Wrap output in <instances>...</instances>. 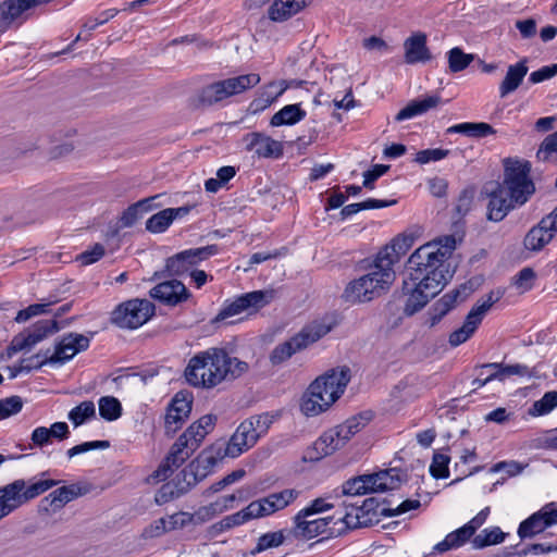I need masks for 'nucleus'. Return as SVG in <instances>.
Segmentation results:
<instances>
[{
  "label": "nucleus",
  "mask_w": 557,
  "mask_h": 557,
  "mask_svg": "<svg viewBox=\"0 0 557 557\" xmlns=\"http://www.w3.org/2000/svg\"><path fill=\"white\" fill-rule=\"evenodd\" d=\"M301 349H305L302 338L296 334L288 341L276 345L269 358L273 366H278Z\"/></svg>",
  "instance_id": "obj_33"
},
{
  "label": "nucleus",
  "mask_w": 557,
  "mask_h": 557,
  "mask_svg": "<svg viewBox=\"0 0 557 557\" xmlns=\"http://www.w3.org/2000/svg\"><path fill=\"white\" fill-rule=\"evenodd\" d=\"M156 197H149L131 205L120 216V225L122 227L133 226L145 213L151 210V202Z\"/></svg>",
  "instance_id": "obj_34"
},
{
  "label": "nucleus",
  "mask_w": 557,
  "mask_h": 557,
  "mask_svg": "<svg viewBox=\"0 0 557 557\" xmlns=\"http://www.w3.org/2000/svg\"><path fill=\"white\" fill-rule=\"evenodd\" d=\"M350 377V369L343 366L315 379L302 395L301 412L307 417H315L327 410L343 395Z\"/></svg>",
  "instance_id": "obj_4"
},
{
  "label": "nucleus",
  "mask_w": 557,
  "mask_h": 557,
  "mask_svg": "<svg viewBox=\"0 0 557 557\" xmlns=\"http://www.w3.org/2000/svg\"><path fill=\"white\" fill-rule=\"evenodd\" d=\"M245 149L258 158L277 159L283 154V145L270 136L253 132L244 136Z\"/></svg>",
  "instance_id": "obj_20"
},
{
  "label": "nucleus",
  "mask_w": 557,
  "mask_h": 557,
  "mask_svg": "<svg viewBox=\"0 0 557 557\" xmlns=\"http://www.w3.org/2000/svg\"><path fill=\"white\" fill-rule=\"evenodd\" d=\"M395 280L393 269L383 267L375 258L370 272L351 282L345 289V297L351 302H364L371 300L381 290L387 288Z\"/></svg>",
  "instance_id": "obj_8"
},
{
  "label": "nucleus",
  "mask_w": 557,
  "mask_h": 557,
  "mask_svg": "<svg viewBox=\"0 0 557 557\" xmlns=\"http://www.w3.org/2000/svg\"><path fill=\"white\" fill-rule=\"evenodd\" d=\"M96 416V407L91 400H85L74 407L67 414L74 426H79Z\"/></svg>",
  "instance_id": "obj_42"
},
{
  "label": "nucleus",
  "mask_w": 557,
  "mask_h": 557,
  "mask_svg": "<svg viewBox=\"0 0 557 557\" xmlns=\"http://www.w3.org/2000/svg\"><path fill=\"white\" fill-rule=\"evenodd\" d=\"M405 62L414 64L419 62H428L432 59V54L426 46V35L416 33L408 37L404 42Z\"/></svg>",
  "instance_id": "obj_26"
},
{
  "label": "nucleus",
  "mask_w": 557,
  "mask_h": 557,
  "mask_svg": "<svg viewBox=\"0 0 557 557\" xmlns=\"http://www.w3.org/2000/svg\"><path fill=\"white\" fill-rule=\"evenodd\" d=\"M164 521L166 524L168 531H173L177 529H182L188 524H190L189 512H175L171 516L164 517Z\"/></svg>",
  "instance_id": "obj_59"
},
{
  "label": "nucleus",
  "mask_w": 557,
  "mask_h": 557,
  "mask_svg": "<svg viewBox=\"0 0 557 557\" xmlns=\"http://www.w3.org/2000/svg\"><path fill=\"white\" fill-rule=\"evenodd\" d=\"M58 484L59 481L55 480L27 483L18 479L0 487V520Z\"/></svg>",
  "instance_id": "obj_9"
},
{
  "label": "nucleus",
  "mask_w": 557,
  "mask_h": 557,
  "mask_svg": "<svg viewBox=\"0 0 557 557\" xmlns=\"http://www.w3.org/2000/svg\"><path fill=\"white\" fill-rule=\"evenodd\" d=\"M104 255V247L101 244H96L90 250H86L82 252L77 260L81 261L83 265L91 264L102 258Z\"/></svg>",
  "instance_id": "obj_62"
},
{
  "label": "nucleus",
  "mask_w": 557,
  "mask_h": 557,
  "mask_svg": "<svg viewBox=\"0 0 557 557\" xmlns=\"http://www.w3.org/2000/svg\"><path fill=\"white\" fill-rule=\"evenodd\" d=\"M258 2H270L268 14L275 22L288 20L307 5L306 0H258Z\"/></svg>",
  "instance_id": "obj_28"
},
{
  "label": "nucleus",
  "mask_w": 557,
  "mask_h": 557,
  "mask_svg": "<svg viewBox=\"0 0 557 557\" xmlns=\"http://www.w3.org/2000/svg\"><path fill=\"white\" fill-rule=\"evenodd\" d=\"M55 301L50 300L44 304H34L28 306L27 308L20 310L15 317V321L17 323H23L28 321L29 319L48 312V308L53 305Z\"/></svg>",
  "instance_id": "obj_52"
},
{
  "label": "nucleus",
  "mask_w": 557,
  "mask_h": 557,
  "mask_svg": "<svg viewBox=\"0 0 557 557\" xmlns=\"http://www.w3.org/2000/svg\"><path fill=\"white\" fill-rule=\"evenodd\" d=\"M557 231V226H554V222L542 220L541 223L530 230L524 237V246L529 250L537 251L548 244L554 232Z\"/></svg>",
  "instance_id": "obj_30"
},
{
  "label": "nucleus",
  "mask_w": 557,
  "mask_h": 557,
  "mask_svg": "<svg viewBox=\"0 0 557 557\" xmlns=\"http://www.w3.org/2000/svg\"><path fill=\"white\" fill-rule=\"evenodd\" d=\"M287 88V85L284 81L280 82H271L265 85L259 97L255 100L256 107L259 109H264L272 104Z\"/></svg>",
  "instance_id": "obj_37"
},
{
  "label": "nucleus",
  "mask_w": 557,
  "mask_h": 557,
  "mask_svg": "<svg viewBox=\"0 0 557 557\" xmlns=\"http://www.w3.org/2000/svg\"><path fill=\"white\" fill-rule=\"evenodd\" d=\"M149 294L152 298L172 306L187 300L190 296L186 286L177 280L160 283Z\"/></svg>",
  "instance_id": "obj_25"
},
{
  "label": "nucleus",
  "mask_w": 557,
  "mask_h": 557,
  "mask_svg": "<svg viewBox=\"0 0 557 557\" xmlns=\"http://www.w3.org/2000/svg\"><path fill=\"white\" fill-rule=\"evenodd\" d=\"M346 445L344 438H342L341 432L337 428L325 431L307 450L306 458L311 461L320 460L326 456L334 454Z\"/></svg>",
  "instance_id": "obj_21"
},
{
  "label": "nucleus",
  "mask_w": 557,
  "mask_h": 557,
  "mask_svg": "<svg viewBox=\"0 0 557 557\" xmlns=\"http://www.w3.org/2000/svg\"><path fill=\"white\" fill-rule=\"evenodd\" d=\"M456 248L454 236L419 247L408 259V278L403 290L408 295L404 311L412 315L434 297L450 277L446 260Z\"/></svg>",
  "instance_id": "obj_1"
},
{
  "label": "nucleus",
  "mask_w": 557,
  "mask_h": 557,
  "mask_svg": "<svg viewBox=\"0 0 557 557\" xmlns=\"http://www.w3.org/2000/svg\"><path fill=\"white\" fill-rule=\"evenodd\" d=\"M272 299L271 292L255 290L242 295L231 304L224 306L222 310L214 318V322L224 321L235 315L243 313L244 311H257L264 307Z\"/></svg>",
  "instance_id": "obj_15"
},
{
  "label": "nucleus",
  "mask_w": 557,
  "mask_h": 557,
  "mask_svg": "<svg viewBox=\"0 0 557 557\" xmlns=\"http://www.w3.org/2000/svg\"><path fill=\"white\" fill-rule=\"evenodd\" d=\"M272 423L273 416L269 413L252 416L244 420L227 443H220L212 447L215 455L207 457L208 463L214 465L216 460L225 457H238L255 446L258 440L267 434Z\"/></svg>",
  "instance_id": "obj_6"
},
{
  "label": "nucleus",
  "mask_w": 557,
  "mask_h": 557,
  "mask_svg": "<svg viewBox=\"0 0 557 557\" xmlns=\"http://www.w3.org/2000/svg\"><path fill=\"white\" fill-rule=\"evenodd\" d=\"M191 410V403L184 396L176 394L165 416V428L168 432L174 433L188 418Z\"/></svg>",
  "instance_id": "obj_29"
},
{
  "label": "nucleus",
  "mask_w": 557,
  "mask_h": 557,
  "mask_svg": "<svg viewBox=\"0 0 557 557\" xmlns=\"http://www.w3.org/2000/svg\"><path fill=\"white\" fill-rule=\"evenodd\" d=\"M251 519H258L252 503H250L247 507L239 510L238 512L223 518L221 521V527L224 529H231L233 527L240 525Z\"/></svg>",
  "instance_id": "obj_49"
},
{
  "label": "nucleus",
  "mask_w": 557,
  "mask_h": 557,
  "mask_svg": "<svg viewBox=\"0 0 557 557\" xmlns=\"http://www.w3.org/2000/svg\"><path fill=\"white\" fill-rule=\"evenodd\" d=\"M235 500V495H227L221 497L220 499L203 506L206 510L210 513L211 518H214L216 515L222 513L231 507V504Z\"/></svg>",
  "instance_id": "obj_61"
},
{
  "label": "nucleus",
  "mask_w": 557,
  "mask_h": 557,
  "mask_svg": "<svg viewBox=\"0 0 557 557\" xmlns=\"http://www.w3.org/2000/svg\"><path fill=\"white\" fill-rule=\"evenodd\" d=\"M331 331V326L322 322H313L304 327L297 335L302 338L304 347L315 343Z\"/></svg>",
  "instance_id": "obj_41"
},
{
  "label": "nucleus",
  "mask_w": 557,
  "mask_h": 557,
  "mask_svg": "<svg viewBox=\"0 0 557 557\" xmlns=\"http://www.w3.org/2000/svg\"><path fill=\"white\" fill-rule=\"evenodd\" d=\"M24 401L20 396H11L0 400V419H7L18 413Z\"/></svg>",
  "instance_id": "obj_51"
},
{
  "label": "nucleus",
  "mask_w": 557,
  "mask_h": 557,
  "mask_svg": "<svg viewBox=\"0 0 557 557\" xmlns=\"http://www.w3.org/2000/svg\"><path fill=\"white\" fill-rule=\"evenodd\" d=\"M283 542L284 534L282 531L265 533L259 537L256 552L260 553L269 548L277 547Z\"/></svg>",
  "instance_id": "obj_54"
},
{
  "label": "nucleus",
  "mask_w": 557,
  "mask_h": 557,
  "mask_svg": "<svg viewBox=\"0 0 557 557\" xmlns=\"http://www.w3.org/2000/svg\"><path fill=\"white\" fill-rule=\"evenodd\" d=\"M90 344L89 337L78 334L69 333L63 335L60 342L55 345L54 352L48 356L45 355L44 359L38 361L36 367H42L45 364H63L71 360L81 351H85Z\"/></svg>",
  "instance_id": "obj_14"
},
{
  "label": "nucleus",
  "mask_w": 557,
  "mask_h": 557,
  "mask_svg": "<svg viewBox=\"0 0 557 557\" xmlns=\"http://www.w3.org/2000/svg\"><path fill=\"white\" fill-rule=\"evenodd\" d=\"M154 314V305L147 299H131L117 306L111 315L121 329H137Z\"/></svg>",
  "instance_id": "obj_12"
},
{
  "label": "nucleus",
  "mask_w": 557,
  "mask_h": 557,
  "mask_svg": "<svg viewBox=\"0 0 557 557\" xmlns=\"http://www.w3.org/2000/svg\"><path fill=\"white\" fill-rule=\"evenodd\" d=\"M468 540L467 532L459 528L447 534L442 542L437 543L434 546V550L442 554L462 546Z\"/></svg>",
  "instance_id": "obj_47"
},
{
  "label": "nucleus",
  "mask_w": 557,
  "mask_h": 557,
  "mask_svg": "<svg viewBox=\"0 0 557 557\" xmlns=\"http://www.w3.org/2000/svg\"><path fill=\"white\" fill-rule=\"evenodd\" d=\"M441 102V98L436 95L429 96L424 99H417L410 101L404 109H401L395 116L397 122L412 119L417 115H421L429 110L437 107Z\"/></svg>",
  "instance_id": "obj_32"
},
{
  "label": "nucleus",
  "mask_w": 557,
  "mask_h": 557,
  "mask_svg": "<svg viewBox=\"0 0 557 557\" xmlns=\"http://www.w3.org/2000/svg\"><path fill=\"white\" fill-rule=\"evenodd\" d=\"M373 499L368 498L362 502L361 505L358 503H343L344 512L334 516V525H332L331 535L342 534L344 531L349 529H356L366 524L364 518L366 512L372 508Z\"/></svg>",
  "instance_id": "obj_16"
},
{
  "label": "nucleus",
  "mask_w": 557,
  "mask_h": 557,
  "mask_svg": "<svg viewBox=\"0 0 557 557\" xmlns=\"http://www.w3.org/2000/svg\"><path fill=\"white\" fill-rule=\"evenodd\" d=\"M260 83V75L256 73L230 77L203 86L191 98L194 108L211 107L230 97L239 95Z\"/></svg>",
  "instance_id": "obj_7"
},
{
  "label": "nucleus",
  "mask_w": 557,
  "mask_h": 557,
  "mask_svg": "<svg viewBox=\"0 0 557 557\" xmlns=\"http://www.w3.org/2000/svg\"><path fill=\"white\" fill-rule=\"evenodd\" d=\"M528 71L529 67L525 59L516 64L509 65L504 79L499 84L500 98H505L509 94L516 91L523 82Z\"/></svg>",
  "instance_id": "obj_31"
},
{
  "label": "nucleus",
  "mask_w": 557,
  "mask_h": 557,
  "mask_svg": "<svg viewBox=\"0 0 557 557\" xmlns=\"http://www.w3.org/2000/svg\"><path fill=\"white\" fill-rule=\"evenodd\" d=\"M482 370L493 369L494 372L490 373V379H497L503 381L510 375H523L527 372V367L521 364L502 366L500 363H487L481 367Z\"/></svg>",
  "instance_id": "obj_45"
},
{
  "label": "nucleus",
  "mask_w": 557,
  "mask_h": 557,
  "mask_svg": "<svg viewBox=\"0 0 557 557\" xmlns=\"http://www.w3.org/2000/svg\"><path fill=\"white\" fill-rule=\"evenodd\" d=\"M557 407V392L552 391L543 395V397L533 403L529 409V414L533 417L544 416L549 413Z\"/></svg>",
  "instance_id": "obj_46"
},
{
  "label": "nucleus",
  "mask_w": 557,
  "mask_h": 557,
  "mask_svg": "<svg viewBox=\"0 0 557 557\" xmlns=\"http://www.w3.org/2000/svg\"><path fill=\"white\" fill-rule=\"evenodd\" d=\"M450 72L457 73L467 69L473 61V54L465 53L460 48L455 47L447 53Z\"/></svg>",
  "instance_id": "obj_48"
},
{
  "label": "nucleus",
  "mask_w": 557,
  "mask_h": 557,
  "mask_svg": "<svg viewBox=\"0 0 557 557\" xmlns=\"http://www.w3.org/2000/svg\"><path fill=\"white\" fill-rule=\"evenodd\" d=\"M506 533H504L498 527L492 529H484L480 534L475 535L472 540L474 548L480 549L486 546L496 545L504 542Z\"/></svg>",
  "instance_id": "obj_39"
},
{
  "label": "nucleus",
  "mask_w": 557,
  "mask_h": 557,
  "mask_svg": "<svg viewBox=\"0 0 557 557\" xmlns=\"http://www.w3.org/2000/svg\"><path fill=\"white\" fill-rule=\"evenodd\" d=\"M299 495L300 491L298 490L285 488L280 492L271 493L251 503L259 519L285 509L293 504Z\"/></svg>",
  "instance_id": "obj_18"
},
{
  "label": "nucleus",
  "mask_w": 557,
  "mask_h": 557,
  "mask_svg": "<svg viewBox=\"0 0 557 557\" xmlns=\"http://www.w3.org/2000/svg\"><path fill=\"white\" fill-rule=\"evenodd\" d=\"M503 296L504 292L496 289L491 290L488 294L480 298L467 314L463 324L450 333L448 339L450 346L457 347L466 343L474 334L493 305L496 304Z\"/></svg>",
  "instance_id": "obj_11"
},
{
  "label": "nucleus",
  "mask_w": 557,
  "mask_h": 557,
  "mask_svg": "<svg viewBox=\"0 0 557 557\" xmlns=\"http://www.w3.org/2000/svg\"><path fill=\"white\" fill-rule=\"evenodd\" d=\"M449 153L448 150L445 149H425L419 151L416 156V161L420 164H425L430 161H438L447 157Z\"/></svg>",
  "instance_id": "obj_60"
},
{
  "label": "nucleus",
  "mask_w": 557,
  "mask_h": 557,
  "mask_svg": "<svg viewBox=\"0 0 557 557\" xmlns=\"http://www.w3.org/2000/svg\"><path fill=\"white\" fill-rule=\"evenodd\" d=\"M555 524H557V509L547 505L520 523L518 535L520 539L533 537Z\"/></svg>",
  "instance_id": "obj_19"
},
{
  "label": "nucleus",
  "mask_w": 557,
  "mask_h": 557,
  "mask_svg": "<svg viewBox=\"0 0 557 557\" xmlns=\"http://www.w3.org/2000/svg\"><path fill=\"white\" fill-rule=\"evenodd\" d=\"M311 515L298 512L294 517V534L304 539H313L320 534L329 533L331 535L332 525H334V516L319 519V521H306Z\"/></svg>",
  "instance_id": "obj_24"
},
{
  "label": "nucleus",
  "mask_w": 557,
  "mask_h": 557,
  "mask_svg": "<svg viewBox=\"0 0 557 557\" xmlns=\"http://www.w3.org/2000/svg\"><path fill=\"white\" fill-rule=\"evenodd\" d=\"M60 330L58 322L55 320H41L36 322L30 327L24 330L23 332L16 334L10 345L8 346L5 352L1 355V358L10 359L15 354L29 350L38 343L42 342L49 335L57 333Z\"/></svg>",
  "instance_id": "obj_13"
},
{
  "label": "nucleus",
  "mask_w": 557,
  "mask_h": 557,
  "mask_svg": "<svg viewBox=\"0 0 557 557\" xmlns=\"http://www.w3.org/2000/svg\"><path fill=\"white\" fill-rule=\"evenodd\" d=\"M215 421V416L205 414L193 423L172 445L165 460L153 472V478L158 481L166 480L200 446L203 438L213 430Z\"/></svg>",
  "instance_id": "obj_5"
},
{
  "label": "nucleus",
  "mask_w": 557,
  "mask_h": 557,
  "mask_svg": "<svg viewBox=\"0 0 557 557\" xmlns=\"http://www.w3.org/2000/svg\"><path fill=\"white\" fill-rule=\"evenodd\" d=\"M249 371V364L231 356L224 348L210 347L195 354L184 375L189 385L212 389L226 381L236 380Z\"/></svg>",
  "instance_id": "obj_2"
},
{
  "label": "nucleus",
  "mask_w": 557,
  "mask_h": 557,
  "mask_svg": "<svg viewBox=\"0 0 557 557\" xmlns=\"http://www.w3.org/2000/svg\"><path fill=\"white\" fill-rule=\"evenodd\" d=\"M556 74L557 64L543 66L540 70L532 72L529 76V81L533 84H539L554 77Z\"/></svg>",
  "instance_id": "obj_64"
},
{
  "label": "nucleus",
  "mask_w": 557,
  "mask_h": 557,
  "mask_svg": "<svg viewBox=\"0 0 557 557\" xmlns=\"http://www.w3.org/2000/svg\"><path fill=\"white\" fill-rule=\"evenodd\" d=\"M529 172L530 168L527 163L515 161L506 164L503 183L496 184L488 193V220L499 222L516 206L528 201L535 190L533 182L529 178Z\"/></svg>",
  "instance_id": "obj_3"
},
{
  "label": "nucleus",
  "mask_w": 557,
  "mask_h": 557,
  "mask_svg": "<svg viewBox=\"0 0 557 557\" xmlns=\"http://www.w3.org/2000/svg\"><path fill=\"white\" fill-rule=\"evenodd\" d=\"M109 446H110V443L108 441L85 442V443H82L79 445H76V446L70 448L66 451V455L69 458H73L76 455L85 454L92 449H106Z\"/></svg>",
  "instance_id": "obj_56"
},
{
  "label": "nucleus",
  "mask_w": 557,
  "mask_h": 557,
  "mask_svg": "<svg viewBox=\"0 0 557 557\" xmlns=\"http://www.w3.org/2000/svg\"><path fill=\"white\" fill-rule=\"evenodd\" d=\"M218 246L216 245H209L205 247L199 248H193L187 249L184 251H181L182 259H185V261L188 263L190 268L195 267L199 262L209 259L211 256H214L218 253Z\"/></svg>",
  "instance_id": "obj_44"
},
{
  "label": "nucleus",
  "mask_w": 557,
  "mask_h": 557,
  "mask_svg": "<svg viewBox=\"0 0 557 557\" xmlns=\"http://www.w3.org/2000/svg\"><path fill=\"white\" fill-rule=\"evenodd\" d=\"M449 456L442 453H436L430 467V471L434 478H447L449 475L448 463Z\"/></svg>",
  "instance_id": "obj_53"
},
{
  "label": "nucleus",
  "mask_w": 557,
  "mask_h": 557,
  "mask_svg": "<svg viewBox=\"0 0 557 557\" xmlns=\"http://www.w3.org/2000/svg\"><path fill=\"white\" fill-rule=\"evenodd\" d=\"M305 116L306 111L299 104H288L276 112L270 123L272 126L294 125L304 120Z\"/></svg>",
  "instance_id": "obj_36"
},
{
  "label": "nucleus",
  "mask_w": 557,
  "mask_h": 557,
  "mask_svg": "<svg viewBox=\"0 0 557 557\" xmlns=\"http://www.w3.org/2000/svg\"><path fill=\"white\" fill-rule=\"evenodd\" d=\"M555 153H557V132L548 135L542 143L539 151L537 159L542 161L549 160Z\"/></svg>",
  "instance_id": "obj_55"
},
{
  "label": "nucleus",
  "mask_w": 557,
  "mask_h": 557,
  "mask_svg": "<svg viewBox=\"0 0 557 557\" xmlns=\"http://www.w3.org/2000/svg\"><path fill=\"white\" fill-rule=\"evenodd\" d=\"M99 414L107 421H114L122 414V406L117 398L103 396L98 401Z\"/></svg>",
  "instance_id": "obj_43"
},
{
  "label": "nucleus",
  "mask_w": 557,
  "mask_h": 557,
  "mask_svg": "<svg viewBox=\"0 0 557 557\" xmlns=\"http://www.w3.org/2000/svg\"><path fill=\"white\" fill-rule=\"evenodd\" d=\"M401 483L400 472L396 469H388L346 481L343 484L342 493L346 496L384 493L398 488Z\"/></svg>",
  "instance_id": "obj_10"
},
{
  "label": "nucleus",
  "mask_w": 557,
  "mask_h": 557,
  "mask_svg": "<svg viewBox=\"0 0 557 557\" xmlns=\"http://www.w3.org/2000/svg\"><path fill=\"white\" fill-rule=\"evenodd\" d=\"M171 215L168 213L166 209L159 211L158 213L151 215L146 221V230L152 234H160L165 232L169 226L172 224Z\"/></svg>",
  "instance_id": "obj_50"
},
{
  "label": "nucleus",
  "mask_w": 557,
  "mask_h": 557,
  "mask_svg": "<svg viewBox=\"0 0 557 557\" xmlns=\"http://www.w3.org/2000/svg\"><path fill=\"white\" fill-rule=\"evenodd\" d=\"M371 419L372 414L370 412H363L349 418L343 424L337 425L336 428L341 432L342 438H344L347 443L350 437L362 430Z\"/></svg>",
  "instance_id": "obj_38"
},
{
  "label": "nucleus",
  "mask_w": 557,
  "mask_h": 557,
  "mask_svg": "<svg viewBox=\"0 0 557 557\" xmlns=\"http://www.w3.org/2000/svg\"><path fill=\"white\" fill-rule=\"evenodd\" d=\"M394 203H396V200L368 199L359 203H350L348 206H345L341 211V215L342 219H346L352 214L358 213L361 210L381 209L393 206Z\"/></svg>",
  "instance_id": "obj_40"
},
{
  "label": "nucleus",
  "mask_w": 557,
  "mask_h": 557,
  "mask_svg": "<svg viewBox=\"0 0 557 557\" xmlns=\"http://www.w3.org/2000/svg\"><path fill=\"white\" fill-rule=\"evenodd\" d=\"M447 133H459L473 138H483L488 135H494L496 131L492 125L484 122H465L450 126Z\"/></svg>",
  "instance_id": "obj_35"
},
{
  "label": "nucleus",
  "mask_w": 557,
  "mask_h": 557,
  "mask_svg": "<svg viewBox=\"0 0 557 557\" xmlns=\"http://www.w3.org/2000/svg\"><path fill=\"white\" fill-rule=\"evenodd\" d=\"M166 270L171 275L180 276L190 271L191 268L188 265L185 259H182V253L178 252L166 260Z\"/></svg>",
  "instance_id": "obj_57"
},
{
  "label": "nucleus",
  "mask_w": 557,
  "mask_h": 557,
  "mask_svg": "<svg viewBox=\"0 0 557 557\" xmlns=\"http://www.w3.org/2000/svg\"><path fill=\"white\" fill-rule=\"evenodd\" d=\"M413 242L414 238L411 235L398 236L391 245H387L380 250L376 258L383 263V267L393 269V265L401 258V256L406 255L412 247Z\"/></svg>",
  "instance_id": "obj_27"
},
{
  "label": "nucleus",
  "mask_w": 557,
  "mask_h": 557,
  "mask_svg": "<svg viewBox=\"0 0 557 557\" xmlns=\"http://www.w3.org/2000/svg\"><path fill=\"white\" fill-rule=\"evenodd\" d=\"M30 440H32V443L34 446L40 447V448L51 444L52 437H51L49 428H45V426L36 428L30 435Z\"/></svg>",
  "instance_id": "obj_63"
},
{
  "label": "nucleus",
  "mask_w": 557,
  "mask_h": 557,
  "mask_svg": "<svg viewBox=\"0 0 557 557\" xmlns=\"http://www.w3.org/2000/svg\"><path fill=\"white\" fill-rule=\"evenodd\" d=\"M469 294L470 289L462 285L460 288L443 295L428 312L430 326L436 325L458 304L463 302Z\"/></svg>",
  "instance_id": "obj_22"
},
{
  "label": "nucleus",
  "mask_w": 557,
  "mask_h": 557,
  "mask_svg": "<svg viewBox=\"0 0 557 557\" xmlns=\"http://www.w3.org/2000/svg\"><path fill=\"white\" fill-rule=\"evenodd\" d=\"M535 273L531 268H523L513 278V285L521 292L531 289Z\"/></svg>",
  "instance_id": "obj_58"
},
{
  "label": "nucleus",
  "mask_w": 557,
  "mask_h": 557,
  "mask_svg": "<svg viewBox=\"0 0 557 557\" xmlns=\"http://www.w3.org/2000/svg\"><path fill=\"white\" fill-rule=\"evenodd\" d=\"M53 0H5L0 3V32H4L18 20H26L28 11Z\"/></svg>",
  "instance_id": "obj_17"
},
{
  "label": "nucleus",
  "mask_w": 557,
  "mask_h": 557,
  "mask_svg": "<svg viewBox=\"0 0 557 557\" xmlns=\"http://www.w3.org/2000/svg\"><path fill=\"white\" fill-rule=\"evenodd\" d=\"M91 485L86 482H76L63 485L52 491L42 502L49 504L53 511L62 509L70 502L88 494Z\"/></svg>",
  "instance_id": "obj_23"
}]
</instances>
